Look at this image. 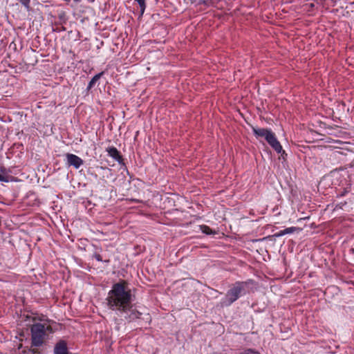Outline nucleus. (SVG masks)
<instances>
[{
    "label": "nucleus",
    "mask_w": 354,
    "mask_h": 354,
    "mask_svg": "<svg viewBox=\"0 0 354 354\" xmlns=\"http://www.w3.org/2000/svg\"><path fill=\"white\" fill-rule=\"evenodd\" d=\"M108 305L110 308L116 310L129 322L140 318L142 315L131 304L133 296L129 289H112L108 293Z\"/></svg>",
    "instance_id": "1"
},
{
    "label": "nucleus",
    "mask_w": 354,
    "mask_h": 354,
    "mask_svg": "<svg viewBox=\"0 0 354 354\" xmlns=\"http://www.w3.org/2000/svg\"><path fill=\"white\" fill-rule=\"evenodd\" d=\"M45 326L41 323L33 324L30 328V333H32V345L39 347L43 345L44 339L46 335Z\"/></svg>",
    "instance_id": "2"
},
{
    "label": "nucleus",
    "mask_w": 354,
    "mask_h": 354,
    "mask_svg": "<svg viewBox=\"0 0 354 354\" xmlns=\"http://www.w3.org/2000/svg\"><path fill=\"white\" fill-rule=\"evenodd\" d=\"M241 289H230L227 292L225 297L221 299V305L222 307H227L236 301L240 295Z\"/></svg>",
    "instance_id": "3"
},
{
    "label": "nucleus",
    "mask_w": 354,
    "mask_h": 354,
    "mask_svg": "<svg viewBox=\"0 0 354 354\" xmlns=\"http://www.w3.org/2000/svg\"><path fill=\"white\" fill-rule=\"evenodd\" d=\"M66 164L68 166H73L75 169H79L83 164V160L79 156L73 153H66Z\"/></svg>",
    "instance_id": "4"
},
{
    "label": "nucleus",
    "mask_w": 354,
    "mask_h": 354,
    "mask_svg": "<svg viewBox=\"0 0 354 354\" xmlns=\"http://www.w3.org/2000/svg\"><path fill=\"white\" fill-rule=\"evenodd\" d=\"M252 129L256 138L259 139L261 138H264L266 141L268 140L269 137L271 136L272 133H273L271 129L266 128H257L252 127Z\"/></svg>",
    "instance_id": "5"
},
{
    "label": "nucleus",
    "mask_w": 354,
    "mask_h": 354,
    "mask_svg": "<svg viewBox=\"0 0 354 354\" xmlns=\"http://www.w3.org/2000/svg\"><path fill=\"white\" fill-rule=\"evenodd\" d=\"M266 142L277 153H282V156H283V154H285L286 156L287 155L285 151L283 150L280 142L277 139L276 136L274 133H272L271 136L269 137L268 140Z\"/></svg>",
    "instance_id": "6"
},
{
    "label": "nucleus",
    "mask_w": 354,
    "mask_h": 354,
    "mask_svg": "<svg viewBox=\"0 0 354 354\" xmlns=\"http://www.w3.org/2000/svg\"><path fill=\"white\" fill-rule=\"evenodd\" d=\"M108 155L117 161L120 165H124V158L120 152L115 147H109L106 149Z\"/></svg>",
    "instance_id": "7"
},
{
    "label": "nucleus",
    "mask_w": 354,
    "mask_h": 354,
    "mask_svg": "<svg viewBox=\"0 0 354 354\" xmlns=\"http://www.w3.org/2000/svg\"><path fill=\"white\" fill-rule=\"evenodd\" d=\"M54 354H68L66 342L64 340H59L54 346Z\"/></svg>",
    "instance_id": "8"
},
{
    "label": "nucleus",
    "mask_w": 354,
    "mask_h": 354,
    "mask_svg": "<svg viewBox=\"0 0 354 354\" xmlns=\"http://www.w3.org/2000/svg\"><path fill=\"white\" fill-rule=\"evenodd\" d=\"M301 230V228L297 227H287V228H286L284 230H280L279 232L275 233L273 235V236H274V237H280V236H282L288 234H292V233H294L295 232H300Z\"/></svg>",
    "instance_id": "9"
},
{
    "label": "nucleus",
    "mask_w": 354,
    "mask_h": 354,
    "mask_svg": "<svg viewBox=\"0 0 354 354\" xmlns=\"http://www.w3.org/2000/svg\"><path fill=\"white\" fill-rule=\"evenodd\" d=\"M183 283L181 284L182 287H197L199 286V281H197L194 279H185L183 280Z\"/></svg>",
    "instance_id": "10"
},
{
    "label": "nucleus",
    "mask_w": 354,
    "mask_h": 354,
    "mask_svg": "<svg viewBox=\"0 0 354 354\" xmlns=\"http://www.w3.org/2000/svg\"><path fill=\"white\" fill-rule=\"evenodd\" d=\"M104 72H100L97 74H96L95 75H94L92 79L91 80V81L89 82L88 86H87V88H86V90L87 91H89L91 90L93 86L95 84V83L100 79V77L104 75Z\"/></svg>",
    "instance_id": "11"
},
{
    "label": "nucleus",
    "mask_w": 354,
    "mask_h": 354,
    "mask_svg": "<svg viewBox=\"0 0 354 354\" xmlns=\"http://www.w3.org/2000/svg\"><path fill=\"white\" fill-rule=\"evenodd\" d=\"M221 1V0H199L198 3L207 7L216 6V4Z\"/></svg>",
    "instance_id": "12"
},
{
    "label": "nucleus",
    "mask_w": 354,
    "mask_h": 354,
    "mask_svg": "<svg viewBox=\"0 0 354 354\" xmlns=\"http://www.w3.org/2000/svg\"><path fill=\"white\" fill-rule=\"evenodd\" d=\"M200 230L201 232L205 234L210 235L214 234L215 232L207 225H200Z\"/></svg>",
    "instance_id": "13"
},
{
    "label": "nucleus",
    "mask_w": 354,
    "mask_h": 354,
    "mask_svg": "<svg viewBox=\"0 0 354 354\" xmlns=\"http://www.w3.org/2000/svg\"><path fill=\"white\" fill-rule=\"evenodd\" d=\"M135 1H137L138 3L139 4V6L140 8V16H142L143 15V13L145 12V10L146 8V3H145L146 0H135Z\"/></svg>",
    "instance_id": "14"
},
{
    "label": "nucleus",
    "mask_w": 354,
    "mask_h": 354,
    "mask_svg": "<svg viewBox=\"0 0 354 354\" xmlns=\"http://www.w3.org/2000/svg\"><path fill=\"white\" fill-rule=\"evenodd\" d=\"M15 178L10 175H2L0 174V181L8 183L14 180Z\"/></svg>",
    "instance_id": "15"
},
{
    "label": "nucleus",
    "mask_w": 354,
    "mask_h": 354,
    "mask_svg": "<svg viewBox=\"0 0 354 354\" xmlns=\"http://www.w3.org/2000/svg\"><path fill=\"white\" fill-rule=\"evenodd\" d=\"M128 283L124 280H121L120 281L115 283L113 285L112 288H126Z\"/></svg>",
    "instance_id": "16"
},
{
    "label": "nucleus",
    "mask_w": 354,
    "mask_h": 354,
    "mask_svg": "<svg viewBox=\"0 0 354 354\" xmlns=\"http://www.w3.org/2000/svg\"><path fill=\"white\" fill-rule=\"evenodd\" d=\"M0 172L2 175H9V174L10 173V169L6 168L4 166H1Z\"/></svg>",
    "instance_id": "17"
},
{
    "label": "nucleus",
    "mask_w": 354,
    "mask_h": 354,
    "mask_svg": "<svg viewBox=\"0 0 354 354\" xmlns=\"http://www.w3.org/2000/svg\"><path fill=\"white\" fill-rule=\"evenodd\" d=\"M239 354H260L258 351H254L252 349H248L244 352H241Z\"/></svg>",
    "instance_id": "18"
},
{
    "label": "nucleus",
    "mask_w": 354,
    "mask_h": 354,
    "mask_svg": "<svg viewBox=\"0 0 354 354\" xmlns=\"http://www.w3.org/2000/svg\"><path fill=\"white\" fill-rule=\"evenodd\" d=\"M19 1L26 8H29V4H30V0H19Z\"/></svg>",
    "instance_id": "19"
},
{
    "label": "nucleus",
    "mask_w": 354,
    "mask_h": 354,
    "mask_svg": "<svg viewBox=\"0 0 354 354\" xmlns=\"http://www.w3.org/2000/svg\"><path fill=\"white\" fill-rule=\"evenodd\" d=\"M19 1L26 8H29V4H30V0H19Z\"/></svg>",
    "instance_id": "20"
},
{
    "label": "nucleus",
    "mask_w": 354,
    "mask_h": 354,
    "mask_svg": "<svg viewBox=\"0 0 354 354\" xmlns=\"http://www.w3.org/2000/svg\"><path fill=\"white\" fill-rule=\"evenodd\" d=\"M348 192V190L346 188H345L340 193L337 194V197L344 196Z\"/></svg>",
    "instance_id": "21"
},
{
    "label": "nucleus",
    "mask_w": 354,
    "mask_h": 354,
    "mask_svg": "<svg viewBox=\"0 0 354 354\" xmlns=\"http://www.w3.org/2000/svg\"><path fill=\"white\" fill-rule=\"evenodd\" d=\"M93 258H95L97 261H102V256H101L100 254H98V253H95V254H93Z\"/></svg>",
    "instance_id": "22"
},
{
    "label": "nucleus",
    "mask_w": 354,
    "mask_h": 354,
    "mask_svg": "<svg viewBox=\"0 0 354 354\" xmlns=\"http://www.w3.org/2000/svg\"><path fill=\"white\" fill-rule=\"evenodd\" d=\"M105 263H109L110 260L109 259H107V260H104V261Z\"/></svg>",
    "instance_id": "23"
},
{
    "label": "nucleus",
    "mask_w": 354,
    "mask_h": 354,
    "mask_svg": "<svg viewBox=\"0 0 354 354\" xmlns=\"http://www.w3.org/2000/svg\"><path fill=\"white\" fill-rule=\"evenodd\" d=\"M133 201L138 202V200H133Z\"/></svg>",
    "instance_id": "24"
}]
</instances>
